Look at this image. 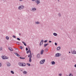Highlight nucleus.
<instances>
[{"label":"nucleus","instance_id":"nucleus-47","mask_svg":"<svg viewBox=\"0 0 76 76\" xmlns=\"http://www.w3.org/2000/svg\"><path fill=\"white\" fill-rule=\"evenodd\" d=\"M20 35H21V34H20V33L19 34V35H20Z\"/></svg>","mask_w":76,"mask_h":76},{"label":"nucleus","instance_id":"nucleus-41","mask_svg":"<svg viewBox=\"0 0 76 76\" xmlns=\"http://www.w3.org/2000/svg\"><path fill=\"white\" fill-rule=\"evenodd\" d=\"M16 44H20V43L19 42H17Z\"/></svg>","mask_w":76,"mask_h":76},{"label":"nucleus","instance_id":"nucleus-26","mask_svg":"<svg viewBox=\"0 0 76 76\" xmlns=\"http://www.w3.org/2000/svg\"><path fill=\"white\" fill-rule=\"evenodd\" d=\"M30 52H31V51L29 50H28V51H27V54H28V53H30Z\"/></svg>","mask_w":76,"mask_h":76},{"label":"nucleus","instance_id":"nucleus-42","mask_svg":"<svg viewBox=\"0 0 76 76\" xmlns=\"http://www.w3.org/2000/svg\"><path fill=\"white\" fill-rule=\"evenodd\" d=\"M58 76H61V74H59Z\"/></svg>","mask_w":76,"mask_h":76},{"label":"nucleus","instance_id":"nucleus-29","mask_svg":"<svg viewBox=\"0 0 76 76\" xmlns=\"http://www.w3.org/2000/svg\"><path fill=\"white\" fill-rule=\"evenodd\" d=\"M48 48H46L45 49V51H46V52H47V51H48Z\"/></svg>","mask_w":76,"mask_h":76},{"label":"nucleus","instance_id":"nucleus-30","mask_svg":"<svg viewBox=\"0 0 76 76\" xmlns=\"http://www.w3.org/2000/svg\"><path fill=\"white\" fill-rule=\"evenodd\" d=\"M47 41H48V40H46L44 41V42L45 43H46V42H47Z\"/></svg>","mask_w":76,"mask_h":76},{"label":"nucleus","instance_id":"nucleus-53","mask_svg":"<svg viewBox=\"0 0 76 76\" xmlns=\"http://www.w3.org/2000/svg\"><path fill=\"white\" fill-rule=\"evenodd\" d=\"M56 1V0H55Z\"/></svg>","mask_w":76,"mask_h":76},{"label":"nucleus","instance_id":"nucleus-19","mask_svg":"<svg viewBox=\"0 0 76 76\" xmlns=\"http://www.w3.org/2000/svg\"><path fill=\"white\" fill-rule=\"evenodd\" d=\"M22 43H23V44L25 46H26V43L25 42H23L22 41Z\"/></svg>","mask_w":76,"mask_h":76},{"label":"nucleus","instance_id":"nucleus-12","mask_svg":"<svg viewBox=\"0 0 76 76\" xmlns=\"http://www.w3.org/2000/svg\"><path fill=\"white\" fill-rule=\"evenodd\" d=\"M31 10H32V11L34 12V11H35V10H37V9L35 8H33Z\"/></svg>","mask_w":76,"mask_h":76},{"label":"nucleus","instance_id":"nucleus-44","mask_svg":"<svg viewBox=\"0 0 76 76\" xmlns=\"http://www.w3.org/2000/svg\"><path fill=\"white\" fill-rule=\"evenodd\" d=\"M15 50H18V48H15Z\"/></svg>","mask_w":76,"mask_h":76},{"label":"nucleus","instance_id":"nucleus-43","mask_svg":"<svg viewBox=\"0 0 76 76\" xmlns=\"http://www.w3.org/2000/svg\"><path fill=\"white\" fill-rule=\"evenodd\" d=\"M1 64L0 63V67H1Z\"/></svg>","mask_w":76,"mask_h":76},{"label":"nucleus","instance_id":"nucleus-17","mask_svg":"<svg viewBox=\"0 0 76 76\" xmlns=\"http://www.w3.org/2000/svg\"><path fill=\"white\" fill-rule=\"evenodd\" d=\"M29 57V62H31V61H32V59H31V58H32V57Z\"/></svg>","mask_w":76,"mask_h":76},{"label":"nucleus","instance_id":"nucleus-3","mask_svg":"<svg viewBox=\"0 0 76 76\" xmlns=\"http://www.w3.org/2000/svg\"><path fill=\"white\" fill-rule=\"evenodd\" d=\"M61 56V53H57L55 55V57H60Z\"/></svg>","mask_w":76,"mask_h":76},{"label":"nucleus","instance_id":"nucleus-4","mask_svg":"<svg viewBox=\"0 0 76 76\" xmlns=\"http://www.w3.org/2000/svg\"><path fill=\"white\" fill-rule=\"evenodd\" d=\"M44 41L43 39H42L40 43L39 46H41L42 45H43V43H44Z\"/></svg>","mask_w":76,"mask_h":76},{"label":"nucleus","instance_id":"nucleus-2","mask_svg":"<svg viewBox=\"0 0 76 76\" xmlns=\"http://www.w3.org/2000/svg\"><path fill=\"white\" fill-rule=\"evenodd\" d=\"M24 6L23 5H21L19 7H18V9L19 10H22V9H24Z\"/></svg>","mask_w":76,"mask_h":76},{"label":"nucleus","instance_id":"nucleus-5","mask_svg":"<svg viewBox=\"0 0 76 76\" xmlns=\"http://www.w3.org/2000/svg\"><path fill=\"white\" fill-rule=\"evenodd\" d=\"M45 61V59H43L40 62V64H44Z\"/></svg>","mask_w":76,"mask_h":76},{"label":"nucleus","instance_id":"nucleus-36","mask_svg":"<svg viewBox=\"0 0 76 76\" xmlns=\"http://www.w3.org/2000/svg\"><path fill=\"white\" fill-rule=\"evenodd\" d=\"M12 37L13 38H16V36H15L13 35Z\"/></svg>","mask_w":76,"mask_h":76},{"label":"nucleus","instance_id":"nucleus-10","mask_svg":"<svg viewBox=\"0 0 76 76\" xmlns=\"http://www.w3.org/2000/svg\"><path fill=\"white\" fill-rule=\"evenodd\" d=\"M44 50H43V49H42L40 52L41 54H42L43 53H44Z\"/></svg>","mask_w":76,"mask_h":76},{"label":"nucleus","instance_id":"nucleus-14","mask_svg":"<svg viewBox=\"0 0 76 76\" xmlns=\"http://www.w3.org/2000/svg\"><path fill=\"white\" fill-rule=\"evenodd\" d=\"M7 66H8V67H9V66H10V63H7Z\"/></svg>","mask_w":76,"mask_h":76},{"label":"nucleus","instance_id":"nucleus-46","mask_svg":"<svg viewBox=\"0 0 76 76\" xmlns=\"http://www.w3.org/2000/svg\"><path fill=\"white\" fill-rule=\"evenodd\" d=\"M49 42H50V43H51V41L50 40V41H49Z\"/></svg>","mask_w":76,"mask_h":76},{"label":"nucleus","instance_id":"nucleus-21","mask_svg":"<svg viewBox=\"0 0 76 76\" xmlns=\"http://www.w3.org/2000/svg\"><path fill=\"white\" fill-rule=\"evenodd\" d=\"M53 35L54 36H57V34L56 33H53Z\"/></svg>","mask_w":76,"mask_h":76},{"label":"nucleus","instance_id":"nucleus-18","mask_svg":"<svg viewBox=\"0 0 76 76\" xmlns=\"http://www.w3.org/2000/svg\"><path fill=\"white\" fill-rule=\"evenodd\" d=\"M48 45V43L45 44L44 45V47H46V46H47Z\"/></svg>","mask_w":76,"mask_h":76},{"label":"nucleus","instance_id":"nucleus-39","mask_svg":"<svg viewBox=\"0 0 76 76\" xmlns=\"http://www.w3.org/2000/svg\"><path fill=\"white\" fill-rule=\"evenodd\" d=\"M1 50H2V48L0 47V51H1Z\"/></svg>","mask_w":76,"mask_h":76},{"label":"nucleus","instance_id":"nucleus-27","mask_svg":"<svg viewBox=\"0 0 76 76\" xmlns=\"http://www.w3.org/2000/svg\"><path fill=\"white\" fill-rule=\"evenodd\" d=\"M26 64L28 65V66H31V64H30L27 63Z\"/></svg>","mask_w":76,"mask_h":76},{"label":"nucleus","instance_id":"nucleus-24","mask_svg":"<svg viewBox=\"0 0 76 76\" xmlns=\"http://www.w3.org/2000/svg\"><path fill=\"white\" fill-rule=\"evenodd\" d=\"M6 39L8 40V39H9V37H8V36H7L6 37Z\"/></svg>","mask_w":76,"mask_h":76},{"label":"nucleus","instance_id":"nucleus-33","mask_svg":"<svg viewBox=\"0 0 76 76\" xmlns=\"http://www.w3.org/2000/svg\"><path fill=\"white\" fill-rule=\"evenodd\" d=\"M69 76H73V74L70 73V74H69Z\"/></svg>","mask_w":76,"mask_h":76},{"label":"nucleus","instance_id":"nucleus-1","mask_svg":"<svg viewBox=\"0 0 76 76\" xmlns=\"http://www.w3.org/2000/svg\"><path fill=\"white\" fill-rule=\"evenodd\" d=\"M18 65H19V66H26V64L24 63H21L20 62H19L18 63Z\"/></svg>","mask_w":76,"mask_h":76},{"label":"nucleus","instance_id":"nucleus-8","mask_svg":"<svg viewBox=\"0 0 76 76\" xmlns=\"http://www.w3.org/2000/svg\"><path fill=\"white\" fill-rule=\"evenodd\" d=\"M32 57V55L31 54V51L30 52V55H29L28 56V57Z\"/></svg>","mask_w":76,"mask_h":76},{"label":"nucleus","instance_id":"nucleus-34","mask_svg":"<svg viewBox=\"0 0 76 76\" xmlns=\"http://www.w3.org/2000/svg\"><path fill=\"white\" fill-rule=\"evenodd\" d=\"M58 16L59 17L61 16V14H60V13H59L58 14Z\"/></svg>","mask_w":76,"mask_h":76},{"label":"nucleus","instance_id":"nucleus-38","mask_svg":"<svg viewBox=\"0 0 76 76\" xmlns=\"http://www.w3.org/2000/svg\"><path fill=\"white\" fill-rule=\"evenodd\" d=\"M55 45H57V43H56V42H55Z\"/></svg>","mask_w":76,"mask_h":76},{"label":"nucleus","instance_id":"nucleus-20","mask_svg":"<svg viewBox=\"0 0 76 76\" xmlns=\"http://www.w3.org/2000/svg\"><path fill=\"white\" fill-rule=\"evenodd\" d=\"M2 59H3L4 60L5 59H6V58H5V57H4V56H2Z\"/></svg>","mask_w":76,"mask_h":76},{"label":"nucleus","instance_id":"nucleus-9","mask_svg":"<svg viewBox=\"0 0 76 76\" xmlns=\"http://www.w3.org/2000/svg\"><path fill=\"white\" fill-rule=\"evenodd\" d=\"M8 49L10 50V51H13V49H12V48L10 47H9Z\"/></svg>","mask_w":76,"mask_h":76},{"label":"nucleus","instance_id":"nucleus-6","mask_svg":"<svg viewBox=\"0 0 76 76\" xmlns=\"http://www.w3.org/2000/svg\"><path fill=\"white\" fill-rule=\"evenodd\" d=\"M35 3H37V5L40 3V1L39 0H36L35 1Z\"/></svg>","mask_w":76,"mask_h":76},{"label":"nucleus","instance_id":"nucleus-52","mask_svg":"<svg viewBox=\"0 0 76 76\" xmlns=\"http://www.w3.org/2000/svg\"><path fill=\"white\" fill-rule=\"evenodd\" d=\"M58 1H59V0H58Z\"/></svg>","mask_w":76,"mask_h":76},{"label":"nucleus","instance_id":"nucleus-13","mask_svg":"<svg viewBox=\"0 0 76 76\" xmlns=\"http://www.w3.org/2000/svg\"><path fill=\"white\" fill-rule=\"evenodd\" d=\"M61 49V47L59 46L57 48V50H60Z\"/></svg>","mask_w":76,"mask_h":76},{"label":"nucleus","instance_id":"nucleus-35","mask_svg":"<svg viewBox=\"0 0 76 76\" xmlns=\"http://www.w3.org/2000/svg\"><path fill=\"white\" fill-rule=\"evenodd\" d=\"M4 57H5V58H5V59H8V58H8V57H7L5 56H4Z\"/></svg>","mask_w":76,"mask_h":76},{"label":"nucleus","instance_id":"nucleus-7","mask_svg":"<svg viewBox=\"0 0 76 76\" xmlns=\"http://www.w3.org/2000/svg\"><path fill=\"white\" fill-rule=\"evenodd\" d=\"M71 53L72 54H76V51L75 50H71Z\"/></svg>","mask_w":76,"mask_h":76},{"label":"nucleus","instance_id":"nucleus-49","mask_svg":"<svg viewBox=\"0 0 76 76\" xmlns=\"http://www.w3.org/2000/svg\"><path fill=\"white\" fill-rule=\"evenodd\" d=\"M20 1H22V0H20Z\"/></svg>","mask_w":76,"mask_h":76},{"label":"nucleus","instance_id":"nucleus-40","mask_svg":"<svg viewBox=\"0 0 76 76\" xmlns=\"http://www.w3.org/2000/svg\"><path fill=\"white\" fill-rule=\"evenodd\" d=\"M28 50L31 51V50H30L31 49L29 47H28Z\"/></svg>","mask_w":76,"mask_h":76},{"label":"nucleus","instance_id":"nucleus-50","mask_svg":"<svg viewBox=\"0 0 76 76\" xmlns=\"http://www.w3.org/2000/svg\"><path fill=\"white\" fill-rule=\"evenodd\" d=\"M73 32H74V30H73Z\"/></svg>","mask_w":76,"mask_h":76},{"label":"nucleus","instance_id":"nucleus-45","mask_svg":"<svg viewBox=\"0 0 76 76\" xmlns=\"http://www.w3.org/2000/svg\"><path fill=\"white\" fill-rule=\"evenodd\" d=\"M74 67H76V64H75V65H74Z\"/></svg>","mask_w":76,"mask_h":76},{"label":"nucleus","instance_id":"nucleus-51","mask_svg":"<svg viewBox=\"0 0 76 76\" xmlns=\"http://www.w3.org/2000/svg\"><path fill=\"white\" fill-rule=\"evenodd\" d=\"M69 53H70V52H69Z\"/></svg>","mask_w":76,"mask_h":76},{"label":"nucleus","instance_id":"nucleus-31","mask_svg":"<svg viewBox=\"0 0 76 76\" xmlns=\"http://www.w3.org/2000/svg\"><path fill=\"white\" fill-rule=\"evenodd\" d=\"M11 73L12 74H14V72L13 71H11Z\"/></svg>","mask_w":76,"mask_h":76},{"label":"nucleus","instance_id":"nucleus-15","mask_svg":"<svg viewBox=\"0 0 76 76\" xmlns=\"http://www.w3.org/2000/svg\"><path fill=\"white\" fill-rule=\"evenodd\" d=\"M15 54L16 56H18V57H19V56L20 57V55H19V54H18V53H15Z\"/></svg>","mask_w":76,"mask_h":76},{"label":"nucleus","instance_id":"nucleus-32","mask_svg":"<svg viewBox=\"0 0 76 76\" xmlns=\"http://www.w3.org/2000/svg\"><path fill=\"white\" fill-rule=\"evenodd\" d=\"M17 40H18V41H20V38H17Z\"/></svg>","mask_w":76,"mask_h":76},{"label":"nucleus","instance_id":"nucleus-37","mask_svg":"<svg viewBox=\"0 0 76 76\" xmlns=\"http://www.w3.org/2000/svg\"><path fill=\"white\" fill-rule=\"evenodd\" d=\"M26 51H28V48H26Z\"/></svg>","mask_w":76,"mask_h":76},{"label":"nucleus","instance_id":"nucleus-25","mask_svg":"<svg viewBox=\"0 0 76 76\" xmlns=\"http://www.w3.org/2000/svg\"><path fill=\"white\" fill-rule=\"evenodd\" d=\"M35 23L36 24H39V21H37Z\"/></svg>","mask_w":76,"mask_h":76},{"label":"nucleus","instance_id":"nucleus-22","mask_svg":"<svg viewBox=\"0 0 76 76\" xmlns=\"http://www.w3.org/2000/svg\"><path fill=\"white\" fill-rule=\"evenodd\" d=\"M23 74H25V75H26L27 74V72L26 71H25L24 72H23Z\"/></svg>","mask_w":76,"mask_h":76},{"label":"nucleus","instance_id":"nucleus-16","mask_svg":"<svg viewBox=\"0 0 76 76\" xmlns=\"http://www.w3.org/2000/svg\"><path fill=\"white\" fill-rule=\"evenodd\" d=\"M56 63V62L54 61H52L51 62V64H53V65H54V64H55Z\"/></svg>","mask_w":76,"mask_h":76},{"label":"nucleus","instance_id":"nucleus-48","mask_svg":"<svg viewBox=\"0 0 76 76\" xmlns=\"http://www.w3.org/2000/svg\"><path fill=\"white\" fill-rule=\"evenodd\" d=\"M35 0H32V1H35Z\"/></svg>","mask_w":76,"mask_h":76},{"label":"nucleus","instance_id":"nucleus-11","mask_svg":"<svg viewBox=\"0 0 76 76\" xmlns=\"http://www.w3.org/2000/svg\"><path fill=\"white\" fill-rule=\"evenodd\" d=\"M37 57L38 58H40V54H38L37 55Z\"/></svg>","mask_w":76,"mask_h":76},{"label":"nucleus","instance_id":"nucleus-28","mask_svg":"<svg viewBox=\"0 0 76 76\" xmlns=\"http://www.w3.org/2000/svg\"><path fill=\"white\" fill-rule=\"evenodd\" d=\"M20 49H21V50H22V48H23V47L20 46Z\"/></svg>","mask_w":76,"mask_h":76},{"label":"nucleus","instance_id":"nucleus-23","mask_svg":"<svg viewBox=\"0 0 76 76\" xmlns=\"http://www.w3.org/2000/svg\"><path fill=\"white\" fill-rule=\"evenodd\" d=\"M20 59H22V60H24V59H25V58H22V57H20Z\"/></svg>","mask_w":76,"mask_h":76}]
</instances>
